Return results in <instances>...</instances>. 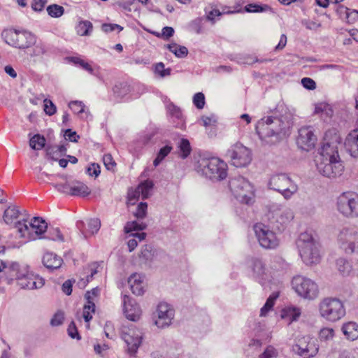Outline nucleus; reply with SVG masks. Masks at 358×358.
<instances>
[{
	"label": "nucleus",
	"instance_id": "58",
	"mask_svg": "<svg viewBox=\"0 0 358 358\" xmlns=\"http://www.w3.org/2000/svg\"><path fill=\"white\" fill-rule=\"evenodd\" d=\"M103 162L107 170L113 171L116 163L110 154H106L103 157Z\"/></svg>",
	"mask_w": 358,
	"mask_h": 358
},
{
	"label": "nucleus",
	"instance_id": "46",
	"mask_svg": "<svg viewBox=\"0 0 358 358\" xmlns=\"http://www.w3.org/2000/svg\"><path fill=\"white\" fill-rule=\"evenodd\" d=\"M43 237L40 236L39 238H42ZM44 238L52 240L54 241H64V236L61 233L60 230L58 228H50L48 231V234Z\"/></svg>",
	"mask_w": 358,
	"mask_h": 358
},
{
	"label": "nucleus",
	"instance_id": "6",
	"mask_svg": "<svg viewBox=\"0 0 358 358\" xmlns=\"http://www.w3.org/2000/svg\"><path fill=\"white\" fill-rule=\"evenodd\" d=\"M1 35L7 44L19 49L29 48L36 42V36L29 31L7 29Z\"/></svg>",
	"mask_w": 358,
	"mask_h": 358
},
{
	"label": "nucleus",
	"instance_id": "19",
	"mask_svg": "<svg viewBox=\"0 0 358 358\" xmlns=\"http://www.w3.org/2000/svg\"><path fill=\"white\" fill-rule=\"evenodd\" d=\"M17 284L22 289H40L44 285L45 280L38 275L29 273L27 268L24 275L20 278Z\"/></svg>",
	"mask_w": 358,
	"mask_h": 358
},
{
	"label": "nucleus",
	"instance_id": "60",
	"mask_svg": "<svg viewBox=\"0 0 358 358\" xmlns=\"http://www.w3.org/2000/svg\"><path fill=\"white\" fill-rule=\"evenodd\" d=\"M68 334L71 338H76L80 340L81 337L78 333L76 325L73 321H72L67 329Z\"/></svg>",
	"mask_w": 358,
	"mask_h": 358
},
{
	"label": "nucleus",
	"instance_id": "35",
	"mask_svg": "<svg viewBox=\"0 0 358 358\" xmlns=\"http://www.w3.org/2000/svg\"><path fill=\"white\" fill-rule=\"evenodd\" d=\"M113 91L117 98L122 99L130 92L131 88L127 83H119L114 86Z\"/></svg>",
	"mask_w": 358,
	"mask_h": 358
},
{
	"label": "nucleus",
	"instance_id": "47",
	"mask_svg": "<svg viewBox=\"0 0 358 358\" xmlns=\"http://www.w3.org/2000/svg\"><path fill=\"white\" fill-rule=\"evenodd\" d=\"M169 111L172 116V117H174L180 121L179 123H181L183 124L184 123V119H183V115L182 113V110L178 106H176L174 104H170L168 107Z\"/></svg>",
	"mask_w": 358,
	"mask_h": 358
},
{
	"label": "nucleus",
	"instance_id": "37",
	"mask_svg": "<svg viewBox=\"0 0 358 358\" xmlns=\"http://www.w3.org/2000/svg\"><path fill=\"white\" fill-rule=\"evenodd\" d=\"M93 29L92 23L88 20L80 21L76 27V32L80 36H89Z\"/></svg>",
	"mask_w": 358,
	"mask_h": 358
},
{
	"label": "nucleus",
	"instance_id": "26",
	"mask_svg": "<svg viewBox=\"0 0 358 358\" xmlns=\"http://www.w3.org/2000/svg\"><path fill=\"white\" fill-rule=\"evenodd\" d=\"M76 226L82 234L87 238L88 236L93 235L98 232L101 227V221L98 218L89 220L87 222V229H85V223L83 221L77 222Z\"/></svg>",
	"mask_w": 358,
	"mask_h": 358
},
{
	"label": "nucleus",
	"instance_id": "43",
	"mask_svg": "<svg viewBox=\"0 0 358 358\" xmlns=\"http://www.w3.org/2000/svg\"><path fill=\"white\" fill-rule=\"evenodd\" d=\"M155 252L152 250L151 245H144L139 255V258L143 260L145 263L150 262L152 261L154 257Z\"/></svg>",
	"mask_w": 358,
	"mask_h": 358
},
{
	"label": "nucleus",
	"instance_id": "11",
	"mask_svg": "<svg viewBox=\"0 0 358 358\" xmlns=\"http://www.w3.org/2000/svg\"><path fill=\"white\" fill-rule=\"evenodd\" d=\"M341 143V138L336 129H332L326 131L321 148V159H340L338 146Z\"/></svg>",
	"mask_w": 358,
	"mask_h": 358
},
{
	"label": "nucleus",
	"instance_id": "2",
	"mask_svg": "<svg viewBox=\"0 0 358 358\" xmlns=\"http://www.w3.org/2000/svg\"><path fill=\"white\" fill-rule=\"evenodd\" d=\"M296 245L303 262L306 265L317 264L320 262L319 243L308 232L300 234L296 240Z\"/></svg>",
	"mask_w": 358,
	"mask_h": 358
},
{
	"label": "nucleus",
	"instance_id": "59",
	"mask_svg": "<svg viewBox=\"0 0 358 358\" xmlns=\"http://www.w3.org/2000/svg\"><path fill=\"white\" fill-rule=\"evenodd\" d=\"M44 103V111L48 115H52L57 112V108L53 102L48 99H45Z\"/></svg>",
	"mask_w": 358,
	"mask_h": 358
},
{
	"label": "nucleus",
	"instance_id": "49",
	"mask_svg": "<svg viewBox=\"0 0 358 358\" xmlns=\"http://www.w3.org/2000/svg\"><path fill=\"white\" fill-rule=\"evenodd\" d=\"M145 227L146 224L143 222L138 223L136 221L128 222L124 227V231L126 233H129L133 231L143 230Z\"/></svg>",
	"mask_w": 358,
	"mask_h": 358
},
{
	"label": "nucleus",
	"instance_id": "33",
	"mask_svg": "<svg viewBox=\"0 0 358 358\" xmlns=\"http://www.w3.org/2000/svg\"><path fill=\"white\" fill-rule=\"evenodd\" d=\"M300 315V309L294 307L285 308L281 312V317L287 318L289 321V323L297 320Z\"/></svg>",
	"mask_w": 358,
	"mask_h": 358
},
{
	"label": "nucleus",
	"instance_id": "4",
	"mask_svg": "<svg viewBox=\"0 0 358 358\" xmlns=\"http://www.w3.org/2000/svg\"><path fill=\"white\" fill-rule=\"evenodd\" d=\"M15 228L19 234V237L27 241L35 240L46 231L48 224L44 220L39 217H34L28 224L26 220L18 221L15 224Z\"/></svg>",
	"mask_w": 358,
	"mask_h": 358
},
{
	"label": "nucleus",
	"instance_id": "63",
	"mask_svg": "<svg viewBox=\"0 0 358 358\" xmlns=\"http://www.w3.org/2000/svg\"><path fill=\"white\" fill-rule=\"evenodd\" d=\"M48 0H33L31 8L36 12L42 11L46 5Z\"/></svg>",
	"mask_w": 358,
	"mask_h": 358
},
{
	"label": "nucleus",
	"instance_id": "54",
	"mask_svg": "<svg viewBox=\"0 0 358 358\" xmlns=\"http://www.w3.org/2000/svg\"><path fill=\"white\" fill-rule=\"evenodd\" d=\"M71 110L76 114L83 113L85 110V105L82 101H72L69 103Z\"/></svg>",
	"mask_w": 358,
	"mask_h": 358
},
{
	"label": "nucleus",
	"instance_id": "36",
	"mask_svg": "<svg viewBox=\"0 0 358 358\" xmlns=\"http://www.w3.org/2000/svg\"><path fill=\"white\" fill-rule=\"evenodd\" d=\"M167 49L178 58H184L188 55V49L185 46L177 43H171L166 45Z\"/></svg>",
	"mask_w": 358,
	"mask_h": 358
},
{
	"label": "nucleus",
	"instance_id": "9",
	"mask_svg": "<svg viewBox=\"0 0 358 358\" xmlns=\"http://www.w3.org/2000/svg\"><path fill=\"white\" fill-rule=\"evenodd\" d=\"M268 187L280 192L285 199H290L297 191V185L285 173H279L271 177Z\"/></svg>",
	"mask_w": 358,
	"mask_h": 358
},
{
	"label": "nucleus",
	"instance_id": "14",
	"mask_svg": "<svg viewBox=\"0 0 358 358\" xmlns=\"http://www.w3.org/2000/svg\"><path fill=\"white\" fill-rule=\"evenodd\" d=\"M317 169L324 177L336 178L343 174L344 166L340 159H331L326 157L317 163Z\"/></svg>",
	"mask_w": 358,
	"mask_h": 358
},
{
	"label": "nucleus",
	"instance_id": "31",
	"mask_svg": "<svg viewBox=\"0 0 358 358\" xmlns=\"http://www.w3.org/2000/svg\"><path fill=\"white\" fill-rule=\"evenodd\" d=\"M90 189L85 184L80 181H76L71 185L70 195L71 196L85 197L90 194Z\"/></svg>",
	"mask_w": 358,
	"mask_h": 358
},
{
	"label": "nucleus",
	"instance_id": "8",
	"mask_svg": "<svg viewBox=\"0 0 358 358\" xmlns=\"http://www.w3.org/2000/svg\"><path fill=\"white\" fill-rule=\"evenodd\" d=\"M338 211L345 217H358V194L354 192H345L336 200Z\"/></svg>",
	"mask_w": 358,
	"mask_h": 358
},
{
	"label": "nucleus",
	"instance_id": "17",
	"mask_svg": "<svg viewBox=\"0 0 358 358\" xmlns=\"http://www.w3.org/2000/svg\"><path fill=\"white\" fill-rule=\"evenodd\" d=\"M318 350L316 340L308 336H303L299 339L297 343L294 346V350L303 358H310L315 356Z\"/></svg>",
	"mask_w": 358,
	"mask_h": 358
},
{
	"label": "nucleus",
	"instance_id": "24",
	"mask_svg": "<svg viewBox=\"0 0 358 358\" xmlns=\"http://www.w3.org/2000/svg\"><path fill=\"white\" fill-rule=\"evenodd\" d=\"M250 267L252 270L254 278L263 285L267 275L264 262L260 258L252 257L250 259Z\"/></svg>",
	"mask_w": 358,
	"mask_h": 358
},
{
	"label": "nucleus",
	"instance_id": "27",
	"mask_svg": "<svg viewBox=\"0 0 358 358\" xmlns=\"http://www.w3.org/2000/svg\"><path fill=\"white\" fill-rule=\"evenodd\" d=\"M153 186L154 183L150 180H146L144 182H141L135 191L132 192V194L129 192L128 195L129 200H131L132 198L135 199L136 196H139L140 194H141L143 199L148 198Z\"/></svg>",
	"mask_w": 358,
	"mask_h": 358
},
{
	"label": "nucleus",
	"instance_id": "34",
	"mask_svg": "<svg viewBox=\"0 0 358 358\" xmlns=\"http://www.w3.org/2000/svg\"><path fill=\"white\" fill-rule=\"evenodd\" d=\"M66 150L67 148L65 145H54L47 149V155L50 156L51 159L57 160L58 156L66 155Z\"/></svg>",
	"mask_w": 358,
	"mask_h": 358
},
{
	"label": "nucleus",
	"instance_id": "42",
	"mask_svg": "<svg viewBox=\"0 0 358 358\" xmlns=\"http://www.w3.org/2000/svg\"><path fill=\"white\" fill-rule=\"evenodd\" d=\"M336 265L339 272L343 275H348L352 271V265L350 263L343 258H340L336 261Z\"/></svg>",
	"mask_w": 358,
	"mask_h": 358
},
{
	"label": "nucleus",
	"instance_id": "5",
	"mask_svg": "<svg viewBox=\"0 0 358 358\" xmlns=\"http://www.w3.org/2000/svg\"><path fill=\"white\" fill-rule=\"evenodd\" d=\"M229 187L237 200L245 204L252 202L254 189L250 182L244 177L238 176L230 178Z\"/></svg>",
	"mask_w": 358,
	"mask_h": 358
},
{
	"label": "nucleus",
	"instance_id": "44",
	"mask_svg": "<svg viewBox=\"0 0 358 358\" xmlns=\"http://www.w3.org/2000/svg\"><path fill=\"white\" fill-rule=\"evenodd\" d=\"M173 147L171 145H166L162 148L157 153L156 158L153 161V165L157 166L163 159L171 152Z\"/></svg>",
	"mask_w": 358,
	"mask_h": 358
},
{
	"label": "nucleus",
	"instance_id": "64",
	"mask_svg": "<svg viewBox=\"0 0 358 358\" xmlns=\"http://www.w3.org/2000/svg\"><path fill=\"white\" fill-rule=\"evenodd\" d=\"M345 20L350 24L357 22L358 20V10L349 8V12L347 13Z\"/></svg>",
	"mask_w": 358,
	"mask_h": 358
},
{
	"label": "nucleus",
	"instance_id": "15",
	"mask_svg": "<svg viewBox=\"0 0 358 358\" xmlns=\"http://www.w3.org/2000/svg\"><path fill=\"white\" fill-rule=\"evenodd\" d=\"M227 155L236 167H243L248 165L251 160V152L248 148L239 143L233 145L227 152Z\"/></svg>",
	"mask_w": 358,
	"mask_h": 358
},
{
	"label": "nucleus",
	"instance_id": "48",
	"mask_svg": "<svg viewBox=\"0 0 358 358\" xmlns=\"http://www.w3.org/2000/svg\"><path fill=\"white\" fill-rule=\"evenodd\" d=\"M69 61L73 62L76 65L80 66L84 70L88 71L90 73H93L92 67L85 61L78 57H69Z\"/></svg>",
	"mask_w": 358,
	"mask_h": 358
},
{
	"label": "nucleus",
	"instance_id": "18",
	"mask_svg": "<svg viewBox=\"0 0 358 358\" xmlns=\"http://www.w3.org/2000/svg\"><path fill=\"white\" fill-rule=\"evenodd\" d=\"M316 141V136L310 126L302 127L299 129L296 143L300 149L309 151L315 147Z\"/></svg>",
	"mask_w": 358,
	"mask_h": 358
},
{
	"label": "nucleus",
	"instance_id": "45",
	"mask_svg": "<svg viewBox=\"0 0 358 358\" xmlns=\"http://www.w3.org/2000/svg\"><path fill=\"white\" fill-rule=\"evenodd\" d=\"M47 12L50 17L57 18L64 14V8L58 4H52L47 7Z\"/></svg>",
	"mask_w": 358,
	"mask_h": 358
},
{
	"label": "nucleus",
	"instance_id": "32",
	"mask_svg": "<svg viewBox=\"0 0 358 358\" xmlns=\"http://www.w3.org/2000/svg\"><path fill=\"white\" fill-rule=\"evenodd\" d=\"M20 210L16 206H8L3 213V220L7 224H12L19 216Z\"/></svg>",
	"mask_w": 358,
	"mask_h": 358
},
{
	"label": "nucleus",
	"instance_id": "51",
	"mask_svg": "<svg viewBox=\"0 0 358 358\" xmlns=\"http://www.w3.org/2000/svg\"><path fill=\"white\" fill-rule=\"evenodd\" d=\"M155 72L160 77L164 78L171 75V69L170 68L165 69L164 63L159 62L155 66Z\"/></svg>",
	"mask_w": 358,
	"mask_h": 358
},
{
	"label": "nucleus",
	"instance_id": "61",
	"mask_svg": "<svg viewBox=\"0 0 358 358\" xmlns=\"http://www.w3.org/2000/svg\"><path fill=\"white\" fill-rule=\"evenodd\" d=\"M87 173L90 176H94L95 178H97L100 175L101 167L98 164L92 163L87 168Z\"/></svg>",
	"mask_w": 358,
	"mask_h": 358
},
{
	"label": "nucleus",
	"instance_id": "39",
	"mask_svg": "<svg viewBox=\"0 0 358 358\" xmlns=\"http://www.w3.org/2000/svg\"><path fill=\"white\" fill-rule=\"evenodd\" d=\"M245 11L248 13L273 12L272 8L267 4L249 3L245 6Z\"/></svg>",
	"mask_w": 358,
	"mask_h": 358
},
{
	"label": "nucleus",
	"instance_id": "30",
	"mask_svg": "<svg viewBox=\"0 0 358 358\" xmlns=\"http://www.w3.org/2000/svg\"><path fill=\"white\" fill-rule=\"evenodd\" d=\"M342 331L347 339L355 341L358 338V324L354 322H348L343 324Z\"/></svg>",
	"mask_w": 358,
	"mask_h": 358
},
{
	"label": "nucleus",
	"instance_id": "23",
	"mask_svg": "<svg viewBox=\"0 0 358 358\" xmlns=\"http://www.w3.org/2000/svg\"><path fill=\"white\" fill-rule=\"evenodd\" d=\"M344 145L352 157H358V119L357 127L348 134L345 138Z\"/></svg>",
	"mask_w": 358,
	"mask_h": 358
},
{
	"label": "nucleus",
	"instance_id": "10",
	"mask_svg": "<svg viewBox=\"0 0 358 358\" xmlns=\"http://www.w3.org/2000/svg\"><path fill=\"white\" fill-rule=\"evenodd\" d=\"M120 337L127 345V352L130 356H135L142 343V332L134 325L122 326L120 330Z\"/></svg>",
	"mask_w": 358,
	"mask_h": 358
},
{
	"label": "nucleus",
	"instance_id": "55",
	"mask_svg": "<svg viewBox=\"0 0 358 358\" xmlns=\"http://www.w3.org/2000/svg\"><path fill=\"white\" fill-rule=\"evenodd\" d=\"M34 45L32 53H31V57H37L42 55H44L46 52V48L43 43L39 42L38 43H35Z\"/></svg>",
	"mask_w": 358,
	"mask_h": 358
},
{
	"label": "nucleus",
	"instance_id": "29",
	"mask_svg": "<svg viewBox=\"0 0 358 358\" xmlns=\"http://www.w3.org/2000/svg\"><path fill=\"white\" fill-rule=\"evenodd\" d=\"M128 283L134 294L137 296L143 294L144 289L143 286L142 277L139 274H132L128 279Z\"/></svg>",
	"mask_w": 358,
	"mask_h": 358
},
{
	"label": "nucleus",
	"instance_id": "62",
	"mask_svg": "<svg viewBox=\"0 0 358 358\" xmlns=\"http://www.w3.org/2000/svg\"><path fill=\"white\" fill-rule=\"evenodd\" d=\"M277 355L278 352L275 349L269 346L259 355V358H275Z\"/></svg>",
	"mask_w": 358,
	"mask_h": 358
},
{
	"label": "nucleus",
	"instance_id": "1",
	"mask_svg": "<svg viewBox=\"0 0 358 358\" xmlns=\"http://www.w3.org/2000/svg\"><path fill=\"white\" fill-rule=\"evenodd\" d=\"M290 128L289 121L283 116L271 115L259 120L256 124V132L262 141L270 143L269 138L278 141Z\"/></svg>",
	"mask_w": 358,
	"mask_h": 358
},
{
	"label": "nucleus",
	"instance_id": "50",
	"mask_svg": "<svg viewBox=\"0 0 358 358\" xmlns=\"http://www.w3.org/2000/svg\"><path fill=\"white\" fill-rule=\"evenodd\" d=\"M96 306L92 307L91 304L85 303L83 307V317L86 322H89L93 317Z\"/></svg>",
	"mask_w": 358,
	"mask_h": 358
},
{
	"label": "nucleus",
	"instance_id": "13",
	"mask_svg": "<svg viewBox=\"0 0 358 358\" xmlns=\"http://www.w3.org/2000/svg\"><path fill=\"white\" fill-rule=\"evenodd\" d=\"M340 248L346 254L358 252V231L353 228L342 229L338 236Z\"/></svg>",
	"mask_w": 358,
	"mask_h": 358
},
{
	"label": "nucleus",
	"instance_id": "22",
	"mask_svg": "<svg viewBox=\"0 0 358 358\" xmlns=\"http://www.w3.org/2000/svg\"><path fill=\"white\" fill-rule=\"evenodd\" d=\"M123 310L126 317L131 321H137L141 315L136 301L127 294L123 296Z\"/></svg>",
	"mask_w": 358,
	"mask_h": 358
},
{
	"label": "nucleus",
	"instance_id": "20",
	"mask_svg": "<svg viewBox=\"0 0 358 358\" xmlns=\"http://www.w3.org/2000/svg\"><path fill=\"white\" fill-rule=\"evenodd\" d=\"M27 268H28L27 266H21L17 262H12L6 264L3 272L8 283L10 284L14 280L18 282L20 278L24 275Z\"/></svg>",
	"mask_w": 358,
	"mask_h": 358
},
{
	"label": "nucleus",
	"instance_id": "52",
	"mask_svg": "<svg viewBox=\"0 0 358 358\" xmlns=\"http://www.w3.org/2000/svg\"><path fill=\"white\" fill-rule=\"evenodd\" d=\"M205 103V96L202 92H197L194 95L193 103L196 107V108H203Z\"/></svg>",
	"mask_w": 358,
	"mask_h": 358
},
{
	"label": "nucleus",
	"instance_id": "25",
	"mask_svg": "<svg viewBox=\"0 0 358 358\" xmlns=\"http://www.w3.org/2000/svg\"><path fill=\"white\" fill-rule=\"evenodd\" d=\"M276 222V227L278 230H283L294 218L293 212L289 209H280L276 211L273 217Z\"/></svg>",
	"mask_w": 358,
	"mask_h": 358
},
{
	"label": "nucleus",
	"instance_id": "16",
	"mask_svg": "<svg viewBox=\"0 0 358 358\" xmlns=\"http://www.w3.org/2000/svg\"><path fill=\"white\" fill-rule=\"evenodd\" d=\"M254 230L260 245L266 249H275L279 244L275 234L269 229L268 227L257 223L254 226Z\"/></svg>",
	"mask_w": 358,
	"mask_h": 358
},
{
	"label": "nucleus",
	"instance_id": "7",
	"mask_svg": "<svg viewBox=\"0 0 358 358\" xmlns=\"http://www.w3.org/2000/svg\"><path fill=\"white\" fill-rule=\"evenodd\" d=\"M199 166L203 174L210 180L220 181L227 176V164L218 158L202 159Z\"/></svg>",
	"mask_w": 358,
	"mask_h": 358
},
{
	"label": "nucleus",
	"instance_id": "3",
	"mask_svg": "<svg viewBox=\"0 0 358 358\" xmlns=\"http://www.w3.org/2000/svg\"><path fill=\"white\" fill-rule=\"evenodd\" d=\"M319 312L322 318L330 322L341 320L346 313L343 302L334 297L323 299L319 304Z\"/></svg>",
	"mask_w": 358,
	"mask_h": 358
},
{
	"label": "nucleus",
	"instance_id": "57",
	"mask_svg": "<svg viewBox=\"0 0 358 358\" xmlns=\"http://www.w3.org/2000/svg\"><path fill=\"white\" fill-rule=\"evenodd\" d=\"M203 21V19L202 17H197L190 24L191 29L198 34L202 33Z\"/></svg>",
	"mask_w": 358,
	"mask_h": 358
},
{
	"label": "nucleus",
	"instance_id": "38",
	"mask_svg": "<svg viewBox=\"0 0 358 358\" xmlns=\"http://www.w3.org/2000/svg\"><path fill=\"white\" fill-rule=\"evenodd\" d=\"M179 149V156L182 159H186L192 152V147L189 140L187 138H182L178 146Z\"/></svg>",
	"mask_w": 358,
	"mask_h": 358
},
{
	"label": "nucleus",
	"instance_id": "21",
	"mask_svg": "<svg viewBox=\"0 0 358 358\" xmlns=\"http://www.w3.org/2000/svg\"><path fill=\"white\" fill-rule=\"evenodd\" d=\"M158 318L155 324L159 328H164L171 324L173 317V310L166 303H160L157 306Z\"/></svg>",
	"mask_w": 358,
	"mask_h": 358
},
{
	"label": "nucleus",
	"instance_id": "53",
	"mask_svg": "<svg viewBox=\"0 0 358 358\" xmlns=\"http://www.w3.org/2000/svg\"><path fill=\"white\" fill-rule=\"evenodd\" d=\"M148 204L145 202H141L134 213L135 217L138 219H143L147 215Z\"/></svg>",
	"mask_w": 358,
	"mask_h": 358
},
{
	"label": "nucleus",
	"instance_id": "41",
	"mask_svg": "<svg viewBox=\"0 0 358 358\" xmlns=\"http://www.w3.org/2000/svg\"><path fill=\"white\" fill-rule=\"evenodd\" d=\"M46 140L43 136L35 134L29 141V145L33 150H39L44 148Z\"/></svg>",
	"mask_w": 358,
	"mask_h": 358
},
{
	"label": "nucleus",
	"instance_id": "40",
	"mask_svg": "<svg viewBox=\"0 0 358 358\" xmlns=\"http://www.w3.org/2000/svg\"><path fill=\"white\" fill-rule=\"evenodd\" d=\"M100 291L101 290L98 287H96L90 291H87L85 294L86 303L91 304L92 307L95 306V302H96L99 299Z\"/></svg>",
	"mask_w": 358,
	"mask_h": 358
},
{
	"label": "nucleus",
	"instance_id": "28",
	"mask_svg": "<svg viewBox=\"0 0 358 358\" xmlns=\"http://www.w3.org/2000/svg\"><path fill=\"white\" fill-rule=\"evenodd\" d=\"M42 262L50 271L59 268L63 264L62 258L52 252H46L43 257Z\"/></svg>",
	"mask_w": 358,
	"mask_h": 358
},
{
	"label": "nucleus",
	"instance_id": "12",
	"mask_svg": "<svg viewBox=\"0 0 358 358\" xmlns=\"http://www.w3.org/2000/svg\"><path fill=\"white\" fill-rule=\"evenodd\" d=\"M292 286L299 296L313 300L319 294L317 285L312 280L302 275H296L292 278Z\"/></svg>",
	"mask_w": 358,
	"mask_h": 358
},
{
	"label": "nucleus",
	"instance_id": "56",
	"mask_svg": "<svg viewBox=\"0 0 358 358\" xmlns=\"http://www.w3.org/2000/svg\"><path fill=\"white\" fill-rule=\"evenodd\" d=\"M64 320V312L61 310H58L57 313H55L53 317H52L50 320V324L52 327H57L61 325Z\"/></svg>",
	"mask_w": 358,
	"mask_h": 358
}]
</instances>
